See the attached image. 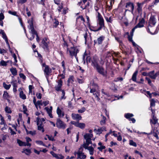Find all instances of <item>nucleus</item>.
I'll list each match as a JSON object with an SVG mask.
<instances>
[{
	"mask_svg": "<svg viewBox=\"0 0 159 159\" xmlns=\"http://www.w3.org/2000/svg\"><path fill=\"white\" fill-rule=\"evenodd\" d=\"M92 65L96 68L100 74L103 75H105L104 69L102 67L99 66L96 62H93Z\"/></svg>",
	"mask_w": 159,
	"mask_h": 159,
	"instance_id": "obj_6",
	"label": "nucleus"
},
{
	"mask_svg": "<svg viewBox=\"0 0 159 159\" xmlns=\"http://www.w3.org/2000/svg\"><path fill=\"white\" fill-rule=\"evenodd\" d=\"M71 117L73 120H76L77 121H79L82 119V117L79 114L72 113Z\"/></svg>",
	"mask_w": 159,
	"mask_h": 159,
	"instance_id": "obj_16",
	"label": "nucleus"
},
{
	"mask_svg": "<svg viewBox=\"0 0 159 159\" xmlns=\"http://www.w3.org/2000/svg\"><path fill=\"white\" fill-rule=\"evenodd\" d=\"M134 115L131 113H128L125 114V117L129 121H131L133 123H134L135 122V120L134 118H131L133 117Z\"/></svg>",
	"mask_w": 159,
	"mask_h": 159,
	"instance_id": "obj_13",
	"label": "nucleus"
},
{
	"mask_svg": "<svg viewBox=\"0 0 159 159\" xmlns=\"http://www.w3.org/2000/svg\"><path fill=\"white\" fill-rule=\"evenodd\" d=\"M80 22L84 23L85 22V20L82 16H79L76 18V22L78 23V22Z\"/></svg>",
	"mask_w": 159,
	"mask_h": 159,
	"instance_id": "obj_22",
	"label": "nucleus"
},
{
	"mask_svg": "<svg viewBox=\"0 0 159 159\" xmlns=\"http://www.w3.org/2000/svg\"><path fill=\"white\" fill-rule=\"evenodd\" d=\"M71 124L74 125L76 127H79L82 129H83L85 127V124L83 123H79L74 121H71L70 122Z\"/></svg>",
	"mask_w": 159,
	"mask_h": 159,
	"instance_id": "obj_9",
	"label": "nucleus"
},
{
	"mask_svg": "<svg viewBox=\"0 0 159 159\" xmlns=\"http://www.w3.org/2000/svg\"><path fill=\"white\" fill-rule=\"evenodd\" d=\"M52 106L50 107V108L46 107L45 108V109L46 110L48 114L49 117L51 118H53V116L52 114Z\"/></svg>",
	"mask_w": 159,
	"mask_h": 159,
	"instance_id": "obj_17",
	"label": "nucleus"
},
{
	"mask_svg": "<svg viewBox=\"0 0 159 159\" xmlns=\"http://www.w3.org/2000/svg\"><path fill=\"white\" fill-rule=\"evenodd\" d=\"M138 72V70H137L134 72L132 75V80L134 82L136 81V76Z\"/></svg>",
	"mask_w": 159,
	"mask_h": 159,
	"instance_id": "obj_27",
	"label": "nucleus"
},
{
	"mask_svg": "<svg viewBox=\"0 0 159 159\" xmlns=\"http://www.w3.org/2000/svg\"><path fill=\"white\" fill-rule=\"evenodd\" d=\"M3 97L4 99L7 100L9 98V96L7 92L5 91L3 95Z\"/></svg>",
	"mask_w": 159,
	"mask_h": 159,
	"instance_id": "obj_35",
	"label": "nucleus"
},
{
	"mask_svg": "<svg viewBox=\"0 0 159 159\" xmlns=\"http://www.w3.org/2000/svg\"><path fill=\"white\" fill-rule=\"evenodd\" d=\"M22 153H24L27 155H29L31 152V151L29 149H23V151L22 152Z\"/></svg>",
	"mask_w": 159,
	"mask_h": 159,
	"instance_id": "obj_33",
	"label": "nucleus"
},
{
	"mask_svg": "<svg viewBox=\"0 0 159 159\" xmlns=\"http://www.w3.org/2000/svg\"><path fill=\"white\" fill-rule=\"evenodd\" d=\"M19 76L20 77L23 79V80H25L26 79V76H25V75L23 73H20L19 74Z\"/></svg>",
	"mask_w": 159,
	"mask_h": 159,
	"instance_id": "obj_55",
	"label": "nucleus"
},
{
	"mask_svg": "<svg viewBox=\"0 0 159 159\" xmlns=\"http://www.w3.org/2000/svg\"><path fill=\"white\" fill-rule=\"evenodd\" d=\"M102 119L100 121V123L101 125H103L105 124L106 123V118L103 116H102Z\"/></svg>",
	"mask_w": 159,
	"mask_h": 159,
	"instance_id": "obj_39",
	"label": "nucleus"
},
{
	"mask_svg": "<svg viewBox=\"0 0 159 159\" xmlns=\"http://www.w3.org/2000/svg\"><path fill=\"white\" fill-rule=\"evenodd\" d=\"M26 133L27 134H30L32 135H34L35 134V131H28L27 129H26Z\"/></svg>",
	"mask_w": 159,
	"mask_h": 159,
	"instance_id": "obj_43",
	"label": "nucleus"
},
{
	"mask_svg": "<svg viewBox=\"0 0 159 159\" xmlns=\"http://www.w3.org/2000/svg\"><path fill=\"white\" fill-rule=\"evenodd\" d=\"M36 143L38 145H42L43 146L46 147V145L43 143V142L40 140H36L35 141Z\"/></svg>",
	"mask_w": 159,
	"mask_h": 159,
	"instance_id": "obj_42",
	"label": "nucleus"
},
{
	"mask_svg": "<svg viewBox=\"0 0 159 159\" xmlns=\"http://www.w3.org/2000/svg\"><path fill=\"white\" fill-rule=\"evenodd\" d=\"M33 19L32 18L31 19H30L29 20H28V22L29 24V25H28V28L29 29V30H30V33L32 34V36L31 37H30L29 39L30 40H32L33 39H34V35L35 34H33V33L32 32V31L31 30V26H32V27L33 28L34 27L33 26Z\"/></svg>",
	"mask_w": 159,
	"mask_h": 159,
	"instance_id": "obj_7",
	"label": "nucleus"
},
{
	"mask_svg": "<svg viewBox=\"0 0 159 159\" xmlns=\"http://www.w3.org/2000/svg\"><path fill=\"white\" fill-rule=\"evenodd\" d=\"M36 96L38 99H41L42 98V95L40 93H37L36 94Z\"/></svg>",
	"mask_w": 159,
	"mask_h": 159,
	"instance_id": "obj_62",
	"label": "nucleus"
},
{
	"mask_svg": "<svg viewBox=\"0 0 159 159\" xmlns=\"http://www.w3.org/2000/svg\"><path fill=\"white\" fill-rule=\"evenodd\" d=\"M36 120L38 129L41 131L42 132H43L44 129L43 128L44 125L43 123L44 122L45 119L43 118L40 119L37 117Z\"/></svg>",
	"mask_w": 159,
	"mask_h": 159,
	"instance_id": "obj_5",
	"label": "nucleus"
},
{
	"mask_svg": "<svg viewBox=\"0 0 159 159\" xmlns=\"http://www.w3.org/2000/svg\"><path fill=\"white\" fill-rule=\"evenodd\" d=\"M59 24V22L58 21L55 20V21L53 23V26L56 27Z\"/></svg>",
	"mask_w": 159,
	"mask_h": 159,
	"instance_id": "obj_64",
	"label": "nucleus"
},
{
	"mask_svg": "<svg viewBox=\"0 0 159 159\" xmlns=\"http://www.w3.org/2000/svg\"><path fill=\"white\" fill-rule=\"evenodd\" d=\"M4 15L2 13H0V25L2 26H3V22L2 20L4 19Z\"/></svg>",
	"mask_w": 159,
	"mask_h": 159,
	"instance_id": "obj_29",
	"label": "nucleus"
},
{
	"mask_svg": "<svg viewBox=\"0 0 159 159\" xmlns=\"http://www.w3.org/2000/svg\"><path fill=\"white\" fill-rule=\"evenodd\" d=\"M63 7L62 3L58 7L57 9L58 11L59 12H61V9L63 8Z\"/></svg>",
	"mask_w": 159,
	"mask_h": 159,
	"instance_id": "obj_52",
	"label": "nucleus"
},
{
	"mask_svg": "<svg viewBox=\"0 0 159 159\" xmlns=\"http://www.w3.org/2000/svg\"><path fill=\"white\" fill-rule=\"evenodd\" d=\"M97 21L98 24L100 25V27L98 28V29L95 30V31H98L99 30H100L104 26V20L102 16L98 12H97Z\"/></svg>",
	"mask_w": 159,
	"mask_h": 159,
	"instance_id": "obj_4",
	"label": "nucleus"
},
{
	"mask_svg": "<svg viewBox=\"0 0 159 159\" xmlns=\"http://www.w3.org/2000/svg\"><path fill=\"white\" fill-rule=\"evenodd\" d=\"M104 129V128H102L94 129V131L97 133V134H101L103 131V130Z\"/></svg>",
	"mask_w": 159,
	"mask_h": 159,
	"instance_id": "obj_28",
	"label": "nucleus"
},
{
	"mask_svg": "<svg viewBox=\"0 0 159 159\" xmlns=\"http://www.w3.org/2000/svg\"><path fill=\"white\" fill-rule=\"evenodd\" d=\"M152 118L153 121H152V120H151L150 122H151L153 124L155 125L157 122L158 119L156 117L154 116H152Z\"/></svg>",
	"mask_w": 159,
	"mask_h": 159,
	"instance_id": "obj_31",
	"label": "nucleus"
},
{
	"mask_svg": "<svg viewBox=\"0 0 159 159\" xmlns=\"http://www.w3.org/2000/svg\"><path fill=\"white\" fill-rule=\"evenodd\" d=\"M56 112L59 117H63L64 116L63 109L62 107H58L57 108Z\"/></svg>",
	"mask_w": 159,
	"mask_h": 159,
	"instance_id": "obj_11",
	"label": "nucleus"
},
{
	"mask_svg": "<svg viewBox=\"0 0 159 159\" xmlns=\"http://www.w3.org/2000/svg\"><path fill=\"white\" fill-rule=\"evenodd\" d=\"M19 95L20 97L23 99H25L26 98V95L24 93L23 91H20Z\"/></svg>",
	"mask_w": 159,
	"mask_h": 159,
	"instance_id": "obj_34",
	"label": "nucleus"
},
{
	"mask_svg": "<svg viewBox=\"0 0 159 159\" xmlns=\"http://www.w3.org/2000/svg\"><path fill=\"white\" fill-rule=\"evenodd\" d=\"M17 142L20 146H22L23 145V142L19 139H17Z\"/></svg>",
	"mask_w": 159,
	"mask_h": 159,
	"instance_id": "obj_54",
	"label": "nucleus"
},
{
	"mask_svg": "<svg viewBox=\"0 0 159 159\" xmlns=\"http://www.w3.org/2000/svg\"><path fill=\"white\" fill-rule=\"evenodd\" d=\"M5 111L6 112L8 113H11V110L10 108L7 106L5 108Z\"/></svg>",
	"mask_w": 159,
	"mask_h": 159,
	"instance_id": "obj_46",
	"label": "nucleus"
},
{
	"mask_svg": "<svg viewBox=\"0 0 159 159\" xmlns=\"http://www.w3.org/2000/svg\"><path fill=\"white\" fill-rule=\"evenodd\" d=\"M2 34V38L5 40V41L6 43V44L9 47H10L9 43L8 41V39L6 35V34L5 33L4 31L2 30H0V34Z\"/></svg>",
	"mask_w": 159,
	"mask_h": 159,
	"instance_id": "obj_15",
	"label": "nucleus"
},
{
	"mask_svg": "<svg viewBox=\"0 0 159 159\" xmlns=\"http://www.w3.org/2000/svg\"><path fill=\"white\" fill-rule=\"evenodd\" d=\"M126 7V8L130 7L132 10H133L134 8V6L133 3L131 2H128L127 3Z\"/></svg>",
	"mask_w": 159,
	"mask_h": 159,
	"instance_id": "obj_32",
	"label": "nucleus"
},
{
	"mask_svg": "<svg viewBox=\"0 0 159 159\" xmlns=\"http://www.w3.org/2000/svg\"><path fill=\"white\" fill-rule=\"evenodd\" d=\"M64 158L63 156L61 154L58 155L56 158L58 159H63Z\"/></svg>",
	"mask_w": 159,
	"mask_h": 159,
	"instance_id": "obj_61",
	"label": "nucleus"
},
{
	"mask_svg": "<svg viewBox=\"0 0 159 159\" xmlns=\"http://www.w3.org/2000/svg\"><path fill=\"white\" fill-rule=\"evenodd\" d=\"M42 43L43 45L46 48H47L48 47V42H45L44 39H43L42 41Z\"/></svg>",
	"mask_w": 159,
	"mask_h": 159,
	"instance_id": "obj_45",
	"label": "nucleus"
},
{
	"mask_svg": "<svg viewBox=\"0 0 159 159\" xmlns=\"http://www.w3.org/2000/svg\"><path fill=\"white\" fill-rule=\"evenodd\" d=\"M49 103V101H43L42 102V106L44 105V106H47Z\"/></svg>",
	"mask_w": 159,
	"mask_h": 159,
	"instance_id": "obj_58",
	"label": "nucleus"
},
{
	"mask_svg": "<svg viewBox=\"0 0 159 159\" xmlns=\"http://www.w3.org/2000/svg\"><path fill=\"white\" fill-rule=\"evenodd\" d=\"M57 126L59 128H65L66 125L60 119L58 118L57 120L56 123Z\"/></svg>",
	"mask_w": 159,
	"mask_h": 159,
	"instance_id": "obj_8",
	"label": "nucleus"
},
{
	"mask_svg": "<svg viewBox=\"0 0 159 159\" xmlns=\"http://www.w3.org/2000/svg\"><path fill=\"white\" fill-rule=\"evenodd\" d=\"M145 80L148 81V83L150 85H151L152 84L151 80L148 77H146Z\"/></svg>",
	"mask_w": 159,
	"mask_h": 159,
	"instance_id": "obj_50",
	"label": "nucleus"
},
{
	"mask_svg": "<svg viewBox=\"0 0 159 159\" xmlns=\"http://www.w3.org/2000/svg\"><path fill=\"white\" fill-rule=\"evenodd\" d=\"M31 30L32 31V32L33 33V34H35V35L36 36V40L37 42H39V37L38 35V34H37V32L35 30L34 28H33L32 27V26H31Z\"/></svg>",
	"mask_w": 159,
	"mask_h": 159,
	"instance_id": "obj_23",
	"label": "nucleus"
},
{
	"mask_svg": "<svg viewBox=\"0 0 159 159\" xmlns=\"http://www.w3.org/2000/svg\"><path fill=\"white\" fill-rule=\"evenodd\" d=\"M3 85L4 88L7 90L9 89L11 86V84L7 85L6 84L5 82L3 83Z\"/></svg>",
	"mask_w": 159,
	"mask_h": 159,
	"instance_id": "obj_38",
	"label": "nucleus"
},
{
	"mask_svg": "<svg viewBox=\"0 0 159 159\" xmlns=\"http://www.w3.org/2000/svg\"><path fill=\"white\" fill-rule=\"evenodd\" d=\"M106 147L104 146H101L100 147L98 148V149L100 151H102L103 149H105Z\"/></svg>",
	"mask_w": 159,
	"mask_h": 159,
	"instance_id": "obj_59",
	"label": "nucleus"
},
{
	"mask_svg": "<svg viewBox=\"0 0 159 159\" xmlns=\"http://www.w3.org/2000/svg\"><path fill=\"white\" fill-rule=\"evenodd\" d=\"M87 0H83V2L84 4H83L81 6L83 9H85L89 6V2H87Z\"/></svg>",
	"mask_w": 159,
	"mask_h": 159,
	"instance_id": "obj_21",
	"label": "nucleus"
},
{
	"mask_svg": "<svg viewBox=\"0 0 159 159\" xmlns=\"http://www.w3.org/2000/svg\"><path fill=\"white\" fill-rule=\"evenodd\" d=\"M86 110V109L84 107H83L81 109L78 110V112L79 113H82L84 112Z\"/></svg>",
	"mask_w": 159,
	"mask_h": 159,
	"instance_id": "obj_48",
	"label": "nucleus"
},
{
	"mask_svg": "<svg viewBox=\"0 0 159 159\" xmlns=\"http://www.w3.org/2000/svg\"><path fill=\"white\" fill-rule=\"evenodd\" d=\"M145 22V20L143 18H142L141 20H140V28L143 27Z\"/></svg>",
	"mask_w": 159,
	"mask_h": 159,
	"instance_id": "obj_36",
	"label": "nucleus"
},
{
	"mask_svg": "<svg viewBox=\"0 0 159 159\" xmlns=\"http://www.w3.org/2000/svg\"><path fill=\"white\" fill-rule=\"evenodd\" d=\"M8 13L13 15L17 16V13L16 11H8Z\"/></svg>",
	"mask_w": 159,
	"mask_h": 159,
	"instance_id": "obj_56",
	"label": "nucleus"
},
{
	"mask_svg": "<svg viewBox=\"0 0 159 159\" xmlns=\"http://www.w3.org/2000/svg\"><path fill=\"white\" fill-rule=\"evenodd\" d=\"M50 153L55 158H57V156L58 155V154H57L55 153L53 151H51L50 152Z\"/></svg>",
	"mask_w": 159,
	"mask_h": 159,
	"instance_id": "obj_63",
	"label": "nucleus"
},
{
	"mask_svg": "<svg viewBox=\"0 0 159 159\" xmlns=\"http://www.w3.org/2000/svg\"><path fill=\"white\" fill-rule=\"evenodd\" d=\"M90 93H92L93 95H95L98 101L100 99L99 98V92L97 90L98 89V85L97 84H92L90 86Z\"/></svg>",
	"mask_w": 159,
	"mask_h": 159,
	"instance_id": "obj_3",
	"label": "nucleus"
},
{
	"mask_svg": "<svg viewBox=\"0 0 159 159\" xmlns=\"http://www.w3.org/2000/svg\"><path fill=\"white\" fill-rule=\"evenodd\" d=\"M86 142L84 143L82 145V146L83 148L85 147V146L87 147L90 144H92L91 139H85Z\"/></svg>",
	"mask_w": 159,
	"mask_h": 159,
	"instance_id": "obj_24",
	"label": "nucleus"
},
{
	"mask_svg": "<svg viewBox=\"0 0 159 159\" xmlns=\"http://www.w3.org/2000/svg\"><path fill=\"white\" fill-rule=\"evenodd\" d=\"M85 149L88 150L89 152V154L91 155H93L94 153V148L92 146L86 147L84 148Z\"/></svg>",
	"mask_w": 159,
	"mask_h": 159,
	"instance_id": "obj_19",
	"label": "nucleus"
},
{
	"mask_svg": "<svg viewBox=\"0 0 159 159\" xmlns=\"http://www.w3.org/2000/svg\"><path fill=\"white\" fill-rule=\"evenodd\" d=\"M76 154L77 155V159H85L86 157V156L84 154V153L80 151L75 152V154Z\"/></svg>",
	"mask_w": 159,
	"mask_h": 159,
	"instance_id": "obj_14",
	"label": "nucleus"
},
{
	"mask_svg": "<svg viewBox=\"0 0 159 159\" xmlns=\"http://www.w3.org/2000/svg\"><path fill=\"white\" fill-rule=\"evenodd\" d=\"M104 39V37L101 36L98 38L97 41L94 40V44L98 43V44H101Z\"/></svg>",
	"mask_w": 159,
	"mask_h": 159,
	"instance_id": "obj_20",
	"label": "nucleus"
},
{
	"mask_svg": "<svg viewBox=\"0 0 159 159\" xmlns=\"http://www.w3.org/2000/svg\"><path fill=\"white\" fill-rule=\"evenodd\" d=\"M7 65V62L4 60H1L0 62V66H6Z\"/></svg>",
	"mask_w": 159,
	"mask_h": 159,
	"instance_id": "obj_47",
	"label": "nucleus"
},
{
	"mask_svg": "<svg viewBox=\"0 0 159 159\" xmlns=\"http://www.w3.org/2000/svg\"><path fill=\"white\" fill-rule=\"evenodd\" d=\"M79 49L77 47L74 46L70 48H67V52L69 53V54L71 57L74 56L76 60L78 61L77 54L79 52Z\"/></svg>",
	"mask_w": 159,
	"mask_h": 159,
	"instance_id": "obj_2",
	"label": "nucleus"
},
{
	"mask_svg": "<svg viewBox=\"0 0 159 159\" xmlns=\"http://www.w3.org/2000/svg\"><path fill=\"white\" fill-rule=\"evenodd\" d=\"M158 76H159V71L157 72L156 73H155V71L154 70L148 72V76L152 79H155Z\"/></svg>",
	"mask_w": 159,
	"mask_h": 159,
	"instance_id": "obj_10",
	"label": "nucleus"
},
{
	"mask_svg": "<svg viewBox=\"0 0 159 159\" xmlns=\"http://www.w3.org/2000/svg\"><path fill=\"white\" fill-rule=\"evenodd\" d=\"M44 71L46 75H48L51 72V70L49 69L48 66H45V69Z\"/></svg>",
	"mask_w": 159,
	"mask_h": 159,
	"instance_id": "obj_25",
	"label": "nucleus"
},
{
	"mask_svg": "<svg viewBox=\"0 0 159 159\" xmlns=\"http://www.w3.org/2000/svg\"><path fill=\"white\" fill-rule=\"evenodd\" d=\"M129 144L130 145L133 146L135 147L137 146L136 143L131 140L129 141Z\"/></svg>",
	"mask_w": 159,
	"mask_h": 159,
	"instance_id": "obj_44",
	"label": "nucleus"
},
{
	"mask_svg": "<svg viewBox=\"0 0 159 159\" xmlns=\"http://www.w3.org/2000/svg\"><path fill=\"white\" fill-rule=\"evenodd\" d=\"M10 71L13 75H17V71L16 68L12 67L10 69Z\"/></svg>",
	"mask_w": 159,
	"mask_h": 159,
	"instance_id": "obj_30",
	"label": "nucleus"
},
{
	"mask_svg": "<svg viewBox=\"0 0 159 159\" xmlns=\"http://www.w3.org/2000/svg\"><path fill=\"white\" fill-rule=\"evenodd\" d=\"M61 92H62V96L61 97V98L62 99H65L66 98V97H65V92H64V91L63 90H61Z\"/></svg>",
	"mask_w": 159,
	"mask_h": 159,
	"instance_id": "obj_57",
	"label": "nucleus"
},
{
	"mask_svg": "<svg viewBox=\"0 0 159 159\" xmlns=\"http://www.w3.org/2000/svg\"><path fill=\"white\" fill-rule=\"evenodd\" d=\"M93 137V134H86L84 136V137L85 139H91V138Z\"/></svg>",
	"mask_w": 159,
	"mask_h": 159,
	"instance_id": "obj_26",
	"label": "nucleus"
},
{
	"mask_svg": "<svg viewBox=\"0 0 159 159\" xmlns=\"http://www.w3.org/2000/svg\"><path fill=\"white\" fill-rule=\"evenodd\" d=\"M46 136L48 137V139L49 140L52 141H54L55 140L54 138L52 136H50L48 135H47Z\"/></svg>",
	"mask_w": 159,
	"mask_h": 159,
	"instance_id": "obj_53",
	"label": "nucleus"
},
{
	"mask_svg": "<svg viewBox=\"0 0 159 159\" xmlns=\"http://www.w3.org/2000/svg\"><path fill=\"white\" fill-rule=\"evenodd\" d=\"M156 23V16L152 14L151 16L148 21V25L147 28H146V30L147 32L152 35L156 34L155 32L152 33L150 31V28H152V25L154 26Z\"/></svg>",
	"mask_w": 159,
	"mask_h": 159,
	"instance_id": "obj_1",
	"label": "nucleus"
},
{
	"mask_svg": "<svg viewBox=\"0 0 159 159\" xmlns=\"http://www.w3.org/2000/svg\"><path fill=\"white\" fill-rule=\"evenodd\" d=\"M54 2L57 5H60L61 3L60 0H54Z\"/></svg>",
	"mask_w": 159,
	"mask_h": 159,
	"instance_id": "obj_60",
	"label": "nucleus"
},
{
	"mask_svg": "<svg viewBox=\"0 0 159 159\" xmlns=\"http://www.w3.org/2000/svg\"><path fill=\"white\" fill-rule=\"evenodd\" d=\"M106 20L107 22H109L111 23L112 21V20L111 19V16H110L109 18L107 17H105Z\"/></svg>",
	"mask_w": 159,
	"mask_h": 159,
	"instance_id": "obj_49",
	"label": "nucleus"
},
{
	"mask_svg": "<svg viewBox=\"0 0 159 159\" xmlns=\"http://www.w3.org/2000/svg\"><path fill=\"white\" fill-rule=\"evenodd\" d=\"M29 93L31 94L32 93V89L33 88L32 85H30L29 86Z\"/></svg>",
	"mask_w": 159,
	"mask_h": 159,
	"instance_id": "obj_51",
	"label": "nucleus"
},
{
	"mask_svg": "<svg viewBox=\"0 0 159 159\" xmlns=\"http://www.w3.org/2000/svg\"><path fill=\"white\" fill-rule=\"evenodd\" d=\"M139 27V23L137 25L135 26L132 30L131 31L130 33V35H129L128 36V39L129 40L130 42L133 41L132 40V36L133 35V33L134 31L137 28Z\"/></svg>",
	"mask_w": 159,
	"mask_h": 159,
	"instance_id": "obj_12",
	"label": "nucleus"
},
{
	"mask_svg": "<svg viewBox=\"0 0 159 159\" xmlns=\"http://www.w3.org/2000/svg\"><path fill=\"white\" fill-rule=\"evenodd\" d=\"M11 83L13 87H17V83L16 80H13L11 82Z\"/></svg>",
	"mask_w": 159,
	"mask_h": 159,
	"instance_id": "obj_37",
	"label": "nucleus"
},
{
	"mask_svg": "<svg viewBox=\"0 0 159 159\" xmlns=\"http://www.w3.org/2000/svg\"><path fill=\"white\" fill-rule=\"evenodd\" d=\"M0 118L1 119V122H0L1 125H5L6 124L5 122L3 117L1 114H0Z\"/></svg>",
	"mask_w": 159,
	"mask_h": 159,
	"instance_id": "obj_41",
	"label": "nucleus"
},
{
	"mask_svg": "<svg viewBox=\"0 0 159 159\" xmlns=\"http://www.w3.org/2000/svg\"><path fill=\"white\" fill-rule=\"evenodd\" d=\"M155 101L154 99H152L150 100V107H154L155 106Z\"/></svg>",
	"mask_w": 159,
	"mask_h": 159,
	"instance_id": "obj_40",
	"label": "nucleus"
},
{
	"mask_svg": "<svg viewBox=\"0 0 159 159\" xmlns=\"http://www.w3.org/2000/svg\"><path fill=\"white\" fill-rule=\"evenodd\" d=\"M57 83V85L55 87V89L56 91H58L61 90V87L62 85V81L61 80H59Z\"/></svg>",
	"mask_w": 159,
	"mask_h": 159,
	"instance_id": "obj_18",
	"label": "nucleus"
}]
</instances>
